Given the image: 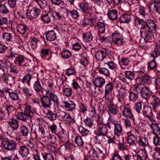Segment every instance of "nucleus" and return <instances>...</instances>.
Here are the masks:
<instances>
[{
    "label": "nucleus",
    "mask_w": 160,
    "mask_h": 160,
    "mask_svg": "<svg viewBox=\"0 0 160 160\" xmlns=\"http://www.w3.org/2000/svg\"><path fill=\"white\" fill-rule=\"evenodd\" d=\"M138 78L141 82L144 84H150L152 82V78L151 76L148 74H144L140 76Z\"/></svg>",
    "instance_id": "20"
},
{
    "label": "nucleus",
    "mask_w": 160,
    "mask_h": 160,
    "mask_svg": "<svg viewBox=\"0 0 160 160\" xmlns=\"http://www.w3.org/2000/svg\"><path fill=\"white\" fill-rule=\"evenodd\" d=\"M16 61L19 66L24 67L28 66L26 62L27 59L24 56L18 55L16 56Z\"/></svg>",
    "instance_id": "15"
},
{
    "label": "nucleus",
    "mask_w": 160,
    "mask_h": 160,
    "mask_svg": "<svg viewBox=\"0 0 160 160\" xmlns=\"http://www.w3.org/2000/svg\"><path fill=\"white\" fill-rule=\"evenodd\" d=\"M46 94L48 95L51 101L53 102L55 105L58 106L59 104V98L58 95L55 93H52L51 91H50V89L46 88L45 90Z\"/></svg>",
    "instance_id": "10"
},
{
    "label": "nucleus",
    "mask_w": 160,
    "mask_h": 160,
    "mask_svg": "<svg viewBox=\"0 0 160 160\" xmlns=\"http://www.w3.org/2000/svg\"><path fill=\"white\" fill-rule=\"evenodd\" d=\"M28 116L24 112H18L17 114V118L23 122L26 121Z\"/></svg>",
    "instance_id": "57"
},
{
    "label": "nucleus",
    "mask_w": 160,
    "mask_h": 160,
    "mask_svg": "<svg viewBox=\"0 0 160 160\" xmlns=\"http://www.w3.org/2000/svg\"><path fill=\"white\" fill-rule=\"evenodd\" d=\"M153 51L151 54V56L153 58L152 60L148 63V68L150 70H157V64L155 58L160 56V42H157L154 45Z\"/></svg>",
    "instance_id": "2"
},
{
    "label": "nucleus",
    "mask_w": 160,
    "mask_h": 160,
    "mask_svg": "<svg viewBox=\"0 0 160 160\" xmlns=\"http://www.w3.org/2000/svg\"><path fill=\"white\" fill-rule=\"evenodd\" d=\"M76 73V71L73 68H68L65 72L66 75L68 77L72 75H74Z\"/></svg>",
    "instance_id": "60"
},
{
    "label": "nucleus",
    "mask_w": 160,
    "mask_h": 160,
    "mask_svg": "<svg viewBox=\"0 0 160 160\" xmlns=\"http://www.w3.org/2000/svg\"><path fill=\"white\" fill-rule=\"evenodd\" d=\"M18 153L22 157H26L29 153V151L28 148L25 146L23 145L19 147Z\"/></svg>",
    "instance_id": "23"
},
{
    "label": "nucleus",
    "mask_w": 160,
    "mask_h": 160,
    "mask_svg": "<svg viewBox=\"0 0 160 160\" xmlns=\"http://www.w3.org/2000/svg\"><path fill=\"white\" fill-rule=\"evenodd\" d=\"M42 157L44 160H54L53 155L51 153H48L42 154Z\"/></svg>",
    "instance_id": "56"
},
{
    "label": "nucleus",
    "mask_w": 160,
    "mask_h": 160,
    "mask_svg": "<svg viewBox=\"0 0 160 160\" xmlns=\"http://www.w3.org/2000/svg\"><path fill=\"white\" fill-rule=\"evenodd\" d=\"M106 53L107 51L105 49L98 51L95 55L96 59L98 61L103 60L106 57Z\"/></svg>",
    "instance_id": "19"
},
{
    "label": "nucleus",
    "mask_w": 160,
    "mask_h": 160,
    "mask_svg": "<svg viewBox=\"0 0 160 160\" xmlns=\"http://www.w3.org/2000/svg\"><path fill=\"white\" fill-rule=\"evenodd\" d=\"M8 123L12 129V132L17 130L19 127V124L16 120L12 119L11 121H9Z\"/></svg>",
    "instance_id": "35"
},
{
    "label": "nucleus",
    "mask_w": 160,
    "mask_h": 160,
    "mask_svg": "<svg viewBox=\"0 0 160 160\" xmlns=\"http://www.w3.org/2000/svg\"><path fill=\"white\" fill-rule=\"evenodd\" d=\"M1 144L5 150L14 152L18 149V144L14 140L5 138L3 140Z\"/></svg>",
    "instance_id": "3"
},
{
    "label": "nucleus",
    "mask_w": 160,
    "mask_h": 160,
    "mask_svg": "<svg viewBox=\"0 0 160 160\" xmlns=\"http://www.w3.org/2000/svg\"><path fill=\"white\" fill-rule=\"evenodd\" d=\"M136 157L135 160H146L148 157L146 149L138 151L136 153Z\"/></svg>",
    "instance_id": "17"
},
{
    "label": "nucleus",
    "mask_w": 160,
    "mask_h": 160,
    "mask_svg": "<svg viewBox=\"0 0 160 160\" xmlns=\"http://www.w3.org/2000/svg\"><path fill=\"white\" fill-rule=\"evenodd\" d=\"M94 83L96 87L101 88L102 87L103 85L105 82V80L104 79L99 77L96 78L94 80Z\"/></svg>",
    "instance_id": "24"
},
{
    "label": "nucleus",
    "mask_w": 160,
    "mask_h": 160,
    "mask_svg": "<svg viewBox=\"0 0 160 160\" xmlns=\"http://www.w3.org/2000/svg\"><path fill=\"white\" fill-rule=\"evenodd\" d=\"M96 24L98 30V33H104L105 30V25L103 22H98Z\"/></svg>",
    "instance_id": "44"
},
{
    "label": "nucleus",
    "mask_w": 160,
    "mask_h": 160,
    "mask_svg": "<svg viewBox=\"0 0 160 160\" xmlns=\"http://www.w3.org/2000/svg\"><path fill=\"white\" fill-rule=\"evenodd\" d=\"M36 2L41 8L44 9L47 5V3L45 0H36Z\"/></svg>",
    "instance_id": "55"
},
{
    "label": "nucleus",
    "mask_w": 160,
    "mask_h": 160,
    "mask_svg": "<svg viewBox=\"0 0 160 160\" xmlns=\"http://www.w3.org/2000/svg\"><path fill=\"white\" fill-rule=\"evenodd\" d=\"M98 71L99 73L106 77H108L110 75V72L108 70L105 68H101L99 69Z\"/></svg>",
    "instance_id": "54"
},
{
    "label": "nucleus",
    "mask_w": 160,
    "mask_h": 160,
    "mask_svg": "<svg viewBox=\"0 0 160 160\" xmlns=\"http://www.w3.org/2000/svg\"><path fill=\"white\" fill-rule=\"evenodd\" d=\"M2 37L3 39L7 41H11L12 39V36L11 33H4Z\"/></svg>",
    "instance_id": "61"
},
{
    "label": "nucleus",
    "mask_w": 160,
    "mask_h": 160,
    "mask_svg": "<svg viewBox=\"0 0 160 160\" xmlns=\"http://www.w3.org/2000/svg\"><path fill=\"white\" fill-rule=\"evenodd\" d=\"M79 10L85 15L89 14V17L88 20L89 22L93 24L96 22L97 17L94 13L91 12V7L88 3L82 2L79 5Z\"/></svg>",
    "instance_id": "1"
},
{
    "label": "nucleus",
    "mask_w": 160,
    "mask_h": 160,
    "mask_svg": "<svg viewBox=\"0 0 160 160\" xmlns=\"http://www.w3.org/2000/svg\"><path fill=\"white\" fill-rule=\"evenodd\" d=\"M125 77L130 80H132L135 78V73L131 71H127L125 73Z\"/></svg>",
    "instance_id": "49"
},
{
    "label": "nucleus",
    "mask_w": 160,
    "mask_h": 160,
    "mask_svg": "<svg viewBox=\"0 0 160 160\" xmlns=\"http://www.w3.org/2000/svg\"><path fill=\"white\" fill-rule=\"evenodd\" d=\"M52 14V18L57 20L61 19L62 16L59 13L55 11L54 10H51Z\"/></svg>",
    "instance_id": "63"
},
{
    "label": "nucleus",
    "mask_w": 160,
    "mask_h": 160,
    "mask_svg": "<svg viewBox=\"0 0 160 160\" xmlns=\"http://www.w3.org/2000/svg\"><path fill=\"white\" fill-rule=\"evenodd\" d=\"M156 25L153 20L148 19L146 21V27L148 30L156 31Z\"/></svg>",
    "instance_id": "18"
},
{
    "label": "nucleus",
    "mask_w": 160,
    "mask_h": 160,
    "mask_svg": "<svg viewBox=\"0 0 160 160\" xmlns=\"http://www.w3.org/2000/svg\"><path fill=\"white\" fill-rule=\"evenodd\" d=\"M74 140L78 146H81L83 145L84 142L81 136L78 135L76 136Z\"/></svg>",
    "instance_id": "50"
},
{
    "label": "nucleus",
    "mask_w": 160,
    "mask_h": 160,
    "mask_svg": "<svg viewBox=\"0 0 160 160\" xmlns=\"http://www.w3.org/2000/svg\"><path fill=\"white\" fill-rule=\"evenodd\" d=\"M78 129L79 132L82 136L88 135L90 132L89 130L81 126H79Z\"/></svg>",
    "instance_id": "36"
},
{
    "label": "nucleus",
    "mask_w": 160,
    "mask_h": 160,
    "mask_svg": "<svg viewBox=\"0 0 160 160\" xmlns=\"http://www.w3.org/2000/svg\"><path fill=\"white\" fill-rule=\"evenodd\" d=\"M41 12L40 9L34 7L30 12L28 10L26 12V14L29 19L32 20L36 18L40 15Z\"/></svg>",
    "instance_id": "8"
},
{
    "label": "nucleus",
    "mask_w": 160,
    "mask_h": 160,
    "mask_svg": "<svg viewBox=\"0 0 160 160\" xmlns=\"http://www.w3.org/2000/svg\"><path fill=\"white\" fill-rule=\"evenodd\" d=\"M97 155L96 158L100 160L103 159L105 158L106 156L101 150L97 148Z\"/></svg>",
    "instance_id": "52"
},
{
    "label": "nucleus",
    "mask_w": 160,
    "mask_h": 160,
    "mask_svg": "<svg viewBox=\"0 0 160 160\" xmlns=\"http://www.w3.org/2000/svg\"><path fill=\"white\" fill-rule=\"evenodd\" d=\"M136 143L138 147L141 148L145 149V147L149 146L148 139L147 138L144 137H139L137 139Z\"/></svg>",
    "instance_id": "12"
},
{
    "label": "nucleus",
    "mask_w": 160,
    "mask_h": 160,
    "mask_svg": "<svg viewBox=\"0 0 160 160\" xmlns=\"http://www.w3.org/2000/svg\"><path fill=\"white\" fill-rule=\"evenodd\" d=\"M60 54L62 58L63 59H68L72 55L71 52L66 49L62 50Z\"/></svg>",
    "instance_id": "42"
},
{
    "label": "nucleus",
    "mask_w": 160,
    "mask_h": 160,
    "mask_svg": "<svg viewBox=\"0 0 160 160\" xmlns=\"http://www.w3.org/2000/svg\"><path fill=\"white\" fill-rule=\"evenodd\" d=\"M89 59L86 57H82L80 60V63L83 67H86L89 63Z\"/></svg>",
    "instance_id": "58"
},
{
    "label": "nucleus",
    "mask_w": 160,
    "mask_h": 160,
    "mask_svg": "<svg viewBox=\"0 0 160 160\" xmlns=\"http://www.w3.org/2000/svg\"><path fill=\"white\" fill-rule=\"evenodd\" d=\"M46 39L50 41H54L56 38V34L53 30H51L46 32Z\"/></svg>",
    "instance_id": "26"
},
{
    "label": "nucleus",
    "mask_w": 160,
    "mask_h": 160,
    "mask_svg": "<svg viewBox=\"0 0 160 160\" xmlns=\"http://www.w3.org/2000/svg\"><path fill=\"white\" fill-rule=\"evenodd\" d=\"M52 14L51 10H49L46 13L42 14L41 17V19L45 23H49L51 20Z\"/></svg>",
    "instance_id": "22"
},
{
    "label": "nucleus",
    "mask_w": 160,
    "mask_h": 160,
    "mask_svg": "<svg viewBox=\"0 0 160 160\" xmlns=\"http://www.w3.org/2000/svg\"><path fill=\"white\" fill-rule=\"evenodd\" d=\"M135 88L138 92L140 93L142 98L147 100L150 97V94L148 87H144L142 84H137Z\"/></svg>",
    "instance_id": "4"
},
{
    "label": "nucleus",
    "mask_w": 160,
    "mask_h": 160,
    "mask_svg": "<svg viewBox=\"0 0 160 160\" xmlns=\"http://www.w3.org/2000/svg\"><path fill=\"white\" fill-rule=\"evenodd\" d=\"M138 12L140 15L144 18L145 17L147 13L145 11V8L141 5L138 7Z\"/></svg>",
    "instance_id": "64"
},
{
    "label": "nucleus",
    "mask_w": 160,
    "mask_h": 160,
    "mask_svg": "<svg viewBox=\"0 0 160 160\" xmlns=\"http://www.w3.org/2000/svg\"><path fill=\"white\" fill-rule=\"evenodd\" d=\"M131 20V16L128 14L121 15L119 18V20L121 22L128 23Z\"/></svg>",
    "instance_id": "31"
},
{
    "label": "nucleus",
    "mask_w": 160,
    "mask_h": 160,
    "mask_svg": "<svg viewBox=\"0 0 160 160\" xmlns=\"http://www.w3.org/2000/svg\"><path fill=\"white\" fill-rule=\"evenodd\" d=\"M149 101L152 106V109L155 112L160 108V98L159 97L155 95H152Z\"/></svg>",
    "instance_id": "6"
},
{
    "label": "nucleus",
    "mask_w": 160,
    "mask_h": 160,
    "mask_svg": "<svg viewBox=\"0 0 160 160\" xmlns=\"http://www.w3.org/2000/svg\"><path fill=\"white\" fill-rule=\"evenodd\" d=\"M142 114L144 116L146 117L149 120H151L152 118V110L151 107L148 105L143 106L142 110Z\"/></svg>",
    "instance_id": "14"
},
{
    "label": "nucleus",
    "mask_w": 160,
    "mask_h": 160,
    "mask_svg": "<svg viewBox=\"0 0 160 160\" xmlns=\"http://www.w3.org/2000/svg\"><path fill=\"white\" fill-rule=\"evenodd\" d=\"M137 91L136 92L130 91L129 92L128 97L130 101L134 102L138 98V95Z\"/></svg>",
    "instance_id": "37"
},
{
    "label": "nucleus",
    "mask_w": 160,
    "mask_h": 160,
    "mask_svg": "<svg viewBox=\"0 0 160 160\" xmlns=\"http://www.w3.org/2000/svg\"><path fill=\"white\" fill-rule=\"evenodd\" d=\"M153 31L148 30L147 29L143 31V33L142 36L144 37L145 45L148 44H151L152 42L151 40L154 38Z\"/></svg>",
    "instance_id": "5"
},
{
    "label": "nucleus",
    "mask_w": 160,
    "mask_h": 160,
    "mask_svg": "<svg viewBox=\"0 0 160 160\" xmlns=\"http://www.w3.org/2000/svg\"><path fill=\"white\" fill-rule=\"evenodd\" d=\"M9 12V10L5 4H0V13L6 14Z\"/></svg>",
    "instance_id": "51"
},
{
    "label": "nucleus",
    "mask_w": 160,
    "mask_h": 160,
    "mask_svg": "<svg viewBox=\"0 0 160 160\" xmlns=\"http://www.w3.org/2000/svg\"><path fill=\"white\" fill-rule=\"evenodd\" d=\"M126 96V95L124 91L119 92V93L117 96L118 101L121 103L125 102Z\"/></svg>",
    "instance_id": "38"
},
{
    "label": "nucleus",
    "mask_w": 160,
    "mask_h": 160,
    "mask_svg": "<svg viewBox=\"0 0 160 160\" xmlns=\"http://www.w3.org/2000/svg\"><path fill=\"white\" fill-rule=\"evenodd\" d=\"M31 106L28 105L26 106L24 110V112L28 116L31 117L33 115V112L31 110Z\"/></svg>",
    "instance_id": "53"
},
{
    "label": "nucleus",
    "mask_w": 160,
    "mask_h": 160,
    "mask_svg": "<svg viewBox=\"0 0 160 160\" xmlns=\"http://www.w3.org/2000/svg\"><path fill=\"white\" fill-rule=\"evenodd\" d=\"M56 135L58 136L60 142H62L63 143L67 141L66 135L63 129L60 131Z\"/></svg>",
    "instance_id": "30"
},
{
    "label": "nucleus",
    "mask_w": 160,
    "mask_h": 160,
    "mask_svg": "<svg viewBox=\"0 0 160 160\" xmlns=\"http://www.w3.org/2000/svg\"><path fill=\"white\" fill-rule=\"evenodd\" d=\"M107 126V125H106L103 123L98 124V133L97 134V137L99 136H106L108 133Z\"/></svg>",
    "instance_id": "9"
},
{
    "label": "nucleus",
    "mask_w": 160,
    "mask_h": 160,
    "mask_svg": "<svg viewBox=\"0 0 160 160\" xmlns=\"http://www.w3.org/2000/svg\"><path fill=\"white\" fill-rule=\"evenodd\" d=\"M67 123H69L74 121V119L72 117L71 115L69 114H67L63 119Z\"/></svg>",
    "instance_id": "59"
},
{
    "label": "nucleus",
    "mask_w": 160,
    "mask_h": 160,
    "mask_svg": "<svg viewBox=\"0 0 160 160\" xmlns=\"http://www.w3.org/2000/svg\"><path fill=\"white\" fill-rule=\"evenodd\" d=\"M40 101L42 107L44 108L50 109L53 104L48 95L47 94L42 96L40 98Z\"/></svg>",
    "instance_id": "7"
},
{
    "label": "nucleus",
    "mask_w": 160,
    "mask_h": 160,
    "mask_svg": "<svg viewBox=\"0 0 160 160\" xmlns=\"http://www.w3.org/2000/svg\"><path fill=\"white\" fill-rule=\"evenodd\" d=\"M113 89V87L111 83L109 82L107 84L105 87V96L104 97L108 99H110L108 98V95L109 92L112 91Z\"/></svg>",
    "instance_id": "33"
},
{
    "label": "nucleus",
    "mask_w": 160,
    "mask_h": 160,
    "mask_svg": "<svg viewBox=\"0 0 160 160\" xmlns=\"http://www.w3.org/2000/svg\"><path fill=\"white\" fill-rule=\"evenodd\" d=\"M1 91L2 92H3L8 93L9 97L11 99L13 100H17L19 98L18 94L16 92H13L11 89L5 88L3 89Z\"/></svg>",
    "instance_id": "11"
},
{
    "label": "nucleus",
    "mask_w": 160,
    "mask_h": 160,
    "mask_svg": "<svg viewBox=\"0 0 160 160\" xmlns=\"http://www.w3.org/2000/svg\"><path fill=\"white\" fill-rule=\"evenodd\" d=\"M136 138L132 134L128 135L127 139V142L130 146H134L136 145Z\"/></svg>",
    "instance_id": "28"
},
{
    "label": "nucleus",
    "mask_w": 160,
    "mask_h": 160,
    "mask_svg": "<svg viewBox=\"0 0 160 160\" xmlns=\"http://www.w3.org/2000/svg\"><path fill=\"white\" fill-rule=\"evenodd\" d=\"M83 39L86 42H89L92 40V36L89 32L83 33Z\"/></svg>",
    "instance_id": "45"
},
{
    "label": "nucleus",
    "mask_w": 160,
    "mask_h": 160,
    "mask_svg": "<svg viewBox=\"0 0 160 160\" xmlns=\"http://www.w3.org/2000/svg\"><path fill=\"white\" fill-rule=\"evenodd\" d=\"M17 31L22 34H24L27 31L28 28L25 24H18L17 26Z\"/></svg>",
    "instance_id": "29"
},
{
    "label": "nucleus",
    "mask_w": 160,
    "mask_h": 160,
    "mask_svg": "<svg viewBox=\"0 0 160 160\" xmlns=\"http://www.w3.org/2000/svg\"><path fill=\"white\" fill-rule=\"evenodd\" d=\"M62 92L64 96L67 97H70L72 93V89L70 88H65L63 89Z\"/></svg>",
    "instance_id": "46"
},
{
    "label": "nucleus",
    "mask_w": 160,
    "mask_h": 160,
    "mask_svg": "<svg viewBox=\"0 0 160 160\" xmlns=\"http://www.w3.org/2000/svg\"><path fill=\"white\" fill-rule=\"evenodd\" d=\"M112 41L114 44L118 46L123 45L125 43V40L123 38H121V37L117 38V39L112 40Z\"/></svg>",
    "instance_id": "47"
},
{
    "label": "nucleus",
    "mask_w": 160,
    "mask_h": 160,
    "mask_svg": "<svg viewBox=\"0 0 160 160\" xmlns=\"http://www.w3.org/2000/svg\"><path fill=\"white\" fill-rule=\"evenodd\" d=\"M57 114L53 113L51 111L48 110L46 116L49 119L52 121H53L56 119L57 117Z\"/></svg>",
    "instance_id": "39"
},
{
    "label": "nucleus",
    "mask_w": 160,
    "mask_h": 160,
    "mask_svg": "<svg viewBox=\"0 0 160 160\" xmlns=\"http://www.w3.org/2000/svg\"><path fill=\"white\" fill-rule=\"evenodd\" d=\"M123 131V128L120 123L115 124L114 127V133L115 135L120 136Z\"/></svg>",
    "instance_id": "25"
},
{
    "label": "nucleus",
    "mask_w": 160,
    "mask_h": 160,
    "mask_svg": "<svg viewBox=\"0 0 160 160\" xmlns=\"http://www.w3.org/2000/svg\"><path fill=\"white\" fill-rule=\"evenodd\" d=\"M122 112V115L125 117L129 118H133V115L130 109L124 107Z\"/></svg>",
    "instance_id": "34"
},
{
    "label": "nucleus",
    "mask_w": 160,
    "mask_h": 160,
    "mask_svg": "<svg viewBox=\"0 0 160 160\" xmlns=\"http://www.w3.org/2000/svg\"><path fill=\"white\" fill-rule=\"evenodd\" d=\"M108 111L109 113L113 115H116L118 112V109L111 103L108 106Z\"/></svg>",
    "instance_id": "40"
},
{
    "label": "nucleus",
    "mask_w": 160,
    "mask_h": 160,
    "mask_svg": "<svg viewBox=\"0 0 160 160\" xmlns=\"http://www.w3.org/2000/svg\"><path fill=\"white\" fill-rule=\"evenodd\" d=\"M150 127L152 129V132L156 136H158L160 134V128L158 125L156 123H152Z\"/></svg>",
    "instance_id": "21"
},
{
    "label": "nucleus",
    "mask_w": 160,
    "mask_h": 160,
    "mask_svg": "<svg viewBox=\"0 0 160 160\" xmlns=\"http://www.w3.org/2000/svg\"><path fill=\"white\" fill-rule=\"evenodd\" d=\"M62 103L63 107L68 111H72L76 108L75 103L71 100H69L68 101H63Z\"/></svg>",
    "instance_id": "13"
},
{
    "label": "nucleus",
    "mask_w": 160,
    "mask_h": 160,
    "mask_svg": "<svg viewBox=\"0 0 160 160\" xmlns=\"http://www.w3.org/2000/svg\"><path fill=\"white\" fill-rule=\"evenodd\" d=\"M38 39L36 38H32L31 39L30 42V44L32 48L33 49L37 47V43L39 42Z\"/></svg>",
    "instance_id": "62"
},
{
    "label": "nucleus",
    "mask_w": 160,
    "mask_h": 160,
    "mask_svg": "<svg viewBox=\"0 0 160 160\" xmlns=\"http://www.w3.org/2000/svg\"><path fill=\"white\" fill-rule=\"evenodd\" d=\"M32 79V76L28 73L22 78V82L23 84H26L28 86L30 85V81Z\"/></svg>",
    "instance_id": "43"
},
{
    "label": "nucleus",
    "mask_w": 160,
    "mask_h": 160,
    "mask_svg": "<svg viewBox=\"0 0 160 160\" xmlns=\"http://www.w3.org/2000/svg\"><path fill=\"white\" fill-rule=\"evenodd\" d=\"M150 5L153 6L154 11L160 14V0H159L158 2L154 0L153 2H151Z\"/></svg>",
    "instance_id": "32"
},
{
    "label": "nucleus",
    "mask_w": 160,
    "mask_h": 160,
    "mask_svg": "<svg viewBox=\"0 0 160 160\" xmlns=\"http://www.w3.org/2000/svg\"><path fill=\"white\" fill-rule=\"evenodd\" d=\"M9 72L11 73L17 74L18 73L19 70L17 66L13 63L9 65Z\"/></svg>",
    "instance_id": "48"
},
{
    "label": "nucleus",
    "mask_w": 160,
    "mask_h": 160,
    "mask_svg": "<svg viewBox=\"0 0 160 160\" xmlns=\"http://www.w3.org/2000/svg\"><path fill=\"white\" fill-rule=\"evenodd\" d=\"M32 87L34 90L37 93L42 92L43 91L42 86L38 78L37 80L34 82Z\"/></svg>",
    "instance_id": "16"
},
{
    "label": "nucleus",
    "mask_w": 160,
    "mask_h": 160,
    "mask_svg": "<svg viewBox=\"0 0 160 160\" xmlns=\"http://www.w3.org/2000/svg\"><path fill=\"white\" fill-rule=\"evenodd\" d=\"M29 129L25 125L21 126L20 128V132L21 135L24 137H26L28 135L29 132Z\"/></svg>",
    "instance_id": "41"
},
{
    "label": "nucleus",
    "mask_w": 160,
    "mask_h": 160,
    "mask_svg": "<svg viewBox=\"0 0 160 160\" xmlns=\"http://www.w3.org/2000/svg\"><path fill=\"white\" fill-rule=\"evenodd\" d=\"M118 11L116 9L108 10L107 15L111 20H116L118 18Z\"/></svg>",
    "instance_id": "27"
}]
</instances>
